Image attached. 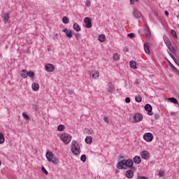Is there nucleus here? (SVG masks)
<instances>
[{"instance_id":"obj_1","label":"nucleus","mask_w":179,"mask_h":179,"mask_svg":"<svg viewBox=\"0 0 179 179\" xmlns=\"http://www.w3.org/2000/svg\"><path fill=\"white\" fill-rule=\"evenodd\" d=\"M117 168L119 170H127V169L132 170L134 169V161L131 159L119 161L117 164Z\"/></svg>"},{"instance_id":"obj_2","label":"nucleus","mask_w":179,"mask_h":179,"mask_svg":"<svg viewBox=\"0 0 179 179\" xmlns=\"http://www.w3.org/2000/svg\"><path fill=\"white\" fill-rule=\"evenodd\" d=\"M163 39L169 51H171V52H172L173 54H177V50H178V47L177 46V44L176 43L171 44V41H170V38H169L168 36L166 35L163 36Z\"/></svg>"},{"instance_id":"obj_3","label":"nucleus","mask_w":179,"mask_h":179,"mask_svg":"<svg viewBox=\"0 0 179 179\" xmlns=\"http://www.w3.org/2000/svg\"><path fill=\"white\" fill-rule=\"evenodd\" d=\"M45 156L48 162H49L50 163H53V164H58V163L59 162V159H58L55 155L51 151H47Z\"/></svg>"},{"instance_id":"obj_4","label":"nucleus","mask_w":179,"mask_h":179,"mask_svg":"<svg viewBox=\"0 0 179 179\" xmlns=\"http://www.w3.org/2000/svg\"><path fill=\"white\" fill-rule=\"evenodd\" d=\"M60 139L66 145H68V143H70L72 141V136L69 134L63 133L60 135Z\"/></svg>"},{"instance_id":"obj_5","label":"nucleus","mask_w":179,"mask_h":179,"mask_svg":"<svg viewBox=\"0 0 179 179\" xmlns=\"http://www.w3.org/2000/svg\"><path fill=\"white\" fill-rule=\"evenodd\" d=\"M142 120H143V116L142 115V114L136 113L134 116V120H132V122H134V124H136L137 122H141Z\"/></svg>"},{"instance_id":"obj_6","label":"nucleus","mask_w":179,"mask_h":179,"mask_svg":"<svg viewBox=\"0 0 179 179\" xmlns=\"http://www.w3.org/2000/svg\"><path fill=\"white\" fill-rule=\"evenodd\" d=\"M90 76L92 79H97L100 76V73L97 70H92L90 73Z\"/></svg>"},{"instance_id":"obj_7","label":"nucleus","mask_w":179,"mask_h":179,"mask_svg":"<svg viewBox=\"0 0 179 179\" xmlns=\"http://www.w3.org/2000/svg\"><path fill=\"white\" fill-rule=\"evenodd\" d=\"M143 139L146 142H152L153 141V134L152 133H145L143 136Z\"/></svg>"},{"instance_id":"obj_8","label":"nucleus","mask_w":179,"mask_h":179,"mask_svg":"<svg viewBox=\"0 0 179 179\" xmlns=\"http://www.w3.org/2000/svg\"><path fill=\"white\" fill-rule=\"evenodd\" d=\"M84 22L85 23V27H87V29H92V19H90V17H85L84 19Z\"/></svg>"},{"instance_id":"obj_9","label":"nucleus","mask_w":179,"mask_h":179,"mask_svg":"<svg viewBox=\"0 0 179 179\" xmlns=\"http://www.w3.org/2000/svg\"><path fill=\"white\" fill-rule=\"evenodd\" d=\"M45 69L47 72H54V70L55 69V66H54V64H47L45 66Z\"/></svg>"},{"instance_id":"obj_10","label":"nucleus","mask_w":179,"mask_h":179,"mask_svg":"<svg viewBox=\"0 0 179 179\" xmlns=\"http://www.w3.org/2000/svg\"><path fill=\"white\" fill-rule=\"evenodd\" d=\"M144 108L145 111H147L148 115H153V112H152V105L147 103L146 105H145Z\"/></svg>"},{"instance_id":"obj_11","label":"nucleus","mask_w":179,"mask_h":179,"mask_svg":"<svg viewBox=\"0 0 179 179\" xmlns=\"http://www.w3.org/2000/svg\"><path fill=\"white\" fill-rule=\"evenodd\" d=\"M63 33H65L66 36L68 37V38H72V31L71 29H68V28H65L62 30Z\"/></svg>"},{"instance_id":"obj_12","label":"nucleus","mask_w":179,"mask_h":179,"mask_svg":"<svg viewBox=\"0 0 179 179\" xmlns=\"http://www.w3.org/2000/svg\"><path fill=\"white\" fill-rule=\"evenodd\" d=\"M141 157L142 159H144V160H148V159L150 157V154L149 153V152L143 150L141 152Z\"/></svg>"},{"instance_id":"obj_13","label":"nucleus","mask_w":179,"mask_h":179,"mask_svg":"<svg viewBox=\"0 0 179 179\" xmlns=\"http://www.w3.org/2000/svg\"><path fill=\"white\" fill-rule=\"evenodd\" d=\"M71 152L76 156H78L82 151L80 150V148H71Z\"/></svg>"},{"instance_id":"obj_14","label":"nucleus","mask_w":179,"mask_h":179,"mask_svg":"<svg viewBox=\"0 0 179 179\" xmlns=\"http://www.w3.org/2000/svg\"><path fill=\"white\" fill-rule=\"evenodd\" d=\"M133 15H134L135 19H141V17L142 16V13H141L139 12V10H134L133 12Z\"/></svg>"},{"instance_id":"obj_15","label":"nucleus","mask_w":179,"mask_h":179,"mask_svg":"<svg viewBox=\"0 0 179 179\" xmlns=\"http://www.w3.org/2000/svg\"><path fill=\"white\" fill-rule=\"evenodd\" d=\"M125 176L127 178H134V171L130 169L126 171Z\"/></svg>"},{"instance_id":"obj_16","label":"nucleus","mask_w":179,"mask_h":179,"mask_svg":"<svg viewBox=\"0 0 179 179\" xmlns=\"http://www.w3.org/2000/svg\"><path fill=\"white\" fill-rule=\"evenodd\" d=\"M133 160L135 164H141V163H142V159L139 156H135Z\"/></svg>"},{"instance_id":"obj_17","label":"nucleus","mask_w":179,"mask_h":179,"mask_svg":"<svg viewBox=\"0 0 179 179\" xmlns=\"http://www.w3.org/2000/svg\"><path fill=\"white\" fill-rule=\"evenodd\" d=\"M31 87L34 92H38V89H40V85L37 83H34L31 85Z\"/></svg>"},{"instance_id":"obj_18","label":"nucleus","mask_w":179,"mask_h":179,"mask_svg":"<svg viewBox=\"0 0 179 179\" xmlns=\"http://www.w3.org/2000/svg\"><path fill=\"white\" fill-rule=\"evenodd\" d=\"M167 52H168L169 55H170V57L174 61V62L176 64V65H179L178 60H177V59H176V57H174V55H173L171 53V51L167 50Z\"/></svg>"},{"instance_id":"obj_19","label":"nucleus","mask_w":179,"mask_h":179,"mask_svg":"<svg viewBox=\"0 0 179 179\" xmlns=\"http://www.w3.org/2000/svg\"><path fill=\"white\" fill-rule=\"evenodd\" d=\"M28 72L29 71H27L26 69H22L21 71V76L23 78V79H26L27 78Z\"/></svg>"},{"instance_id":"obj_20","label":"nucleus","mask_w":179,"mask_h":179,"mask_svg":"<svg viewBox=\"0 0 179 179\" xmlns=\"http://www.w3.org/2000/svg\"><path fill=\"white\" fill-rule=\"evenodd\" d=\"M98 40L101 43H104V41H106V35H104V34L99 35V38H98Z\"/></svg>"},{"instance_id":"obj_21","label":"nucleus","mask_w":179,"mask_h":179,"mask_svg":"<svg viewBox=\"0 0 179 179\" xmlns=\"http://www.w3.org/2000/svg\"><path fill=\"white\" fill-rule=\"evenodd\" d=\"M129 66H130V68H132V69H136V62L134 60H131L129 62Z\"/></svg>"},{"instance_id":"obj_22","label":"nucleus","mask_w":179,"mask_h":179,"mask_svg":"<svg viewBox=\"0 0 179 179\" xmlns=\"http://www.w3.org/2000/svg\"><path fill=\"white\" fill-rule=\"evenodd\" d=\"M144 50L146 54H150V50L149 49V43L144 44Z\"/></svg>"},{"instance_id":"obj_23","label":"nucleus","mask_w":179,"mask_h":179,"mask_svg":"<svg viewBox=\"0 0 179 179\" xmlns=\"http://www.w3.org/2000/svg\"><path fill=\"white\" fill-rule=\"evenodd\" d=\"M73 27L76 31H80V30H81L80 26H79V24H78V23H74L73 25Z\"/></svg>"},{"instance_id":"obj_24","label":"nucleus","mask_w":179,"mask_h":179,"mask_svg":"<svg viewBox=\"0 0 179 179\" xmlns=\"http://www.w3.org/2000/svg\"><path fill=\"white\" fill-rule=\"evenodd\" d=\"M85 141L87 143V145H90L93 142V138H92V136H87Z\"/></svg>"},{"instance_id":"obj_25","label":"nucleus","mask_w":179,"mask_h":179,"mask_svg":"<svg viewBox=\"0 0 179 179\" xmlns=\"http://www.w3.org/2000/svg\"><path fill=\"white\" fill-rule=\"evenodd\" d=\"M71 145L73 146L72 148H80L79 143L76 141H73Z\"/></svg>"},{"instance_id":"obj_26","label":"nucleus","mask_w":179,"mask_h":179,"mask_svg":"<svg viewBox=\"0 0 179 179\" xmlns=\"http://www.w3.org/2000/svg\"><path fill=\"white\" fill-rule=\"evenodd\" d=\"M169 64L170 69H171V71H173V72H177V68H176V66H174V65H173V64H171V62H169Z\"/></svg>"},{"instance_id":"obj_27","label":"nucleus","mask_w":179,"mask_h":179,"mask_svg":"<svg viewBox=\"0 0 179 179\" xmlns=\"http://www.w3.org/2000/svg\"><path fill=\"white\" fill-rule=\"evenodd\" d=\"M5 143V137L2 133H0V145Z\"/></svg>"},{"instance_id":"obj_28","label":"nucleus","mask_w":179,"mask_h":179,"mask_svg":"<svg viewBox=\"0 0 179 179\" xmlns=\"http://www.w3.org/2000/svg\"><path fill=\"white\" fill-rule=\"evenodd\" d=\"M62 22L64 24H68V23H69V18H68V17H63L62 18Z\"/></svg>"},{"instance_id":"obj_29","label":"nucleus","mask_w":179,"mask_h":179,"mask_svg":"<svg viewBox=\"0 0 179 179\" xmlns=\"http://www.w3.org/2000/svg\"><path fill=\"white\" fill-rule=\"evenodd\" d=\"M57 129L62 132V131H65V126L64 124H60L57 127Z\"/></svg>"},{"instance_id":"obj_30","label":"nucleus","mask_w":179,"mask_h":179,"mask_svg":"<svg viewBox=\"0 0 179 179\" xmlns=\"http://www.w3.org/2000/svg\"><path fill=\"white\" fill-rule=\"evenodd\" d=\"M3 22H5V23H6V22H8L9 20V14H4L3 15Z\"/></svg>"},{"instance_id":"obj_31","label":"nucleus","mask_w":179,"mask_h":179,"mask_svg":"<svg viewBox=\"0 0 179 179\" xmlns=\"http://www.w3.org/2000/svg\"><path fill=\"white\" fill-rule=\"evenodd\" d=\"M171 34L172 37H175V38H178L177 32H176V31L174 29H171Z\"/></svg>"},{"instance_id":"obj_32","label":"nucleus","mask_w":179,"mask_h":179,"mask_svg":"<svg viewBox=\"0 0 179 179\" xmlns=\"http://www.w3.org/2000/svg\"><path fill=\"white\" fill-rule=\"evenodd\" d=\"M120 55L119 54L115 53L113 55L114 61H118V59H120Z\"/></svg>"},{"instance_id":"obj_33","label":"nucleus","mask_w":179,"mask_h":179,"mask_svg":"<svg viewBox=\"0 0 179 179\" xmlns=\"http://www.w3.org/2000/svg\"><path fill=\"white\" fill-rule=\"evenodd\" d=\"M135 100L137 103H141V101H142V96H141V95H138L135 97Z\"/></svg>"},{"instance_id":"obj_34","label":"nucleus","mask_w":179,"mask_h":179,"mask_svg":"<svg viewBox=\"0 0 179 179\" xmlns=\"http://www.w3.org/2000/svg\"><path fill=\"white\" fill-rule=\"evenodd\" d=\"M27 76H29V78H34V72L31 71H28Z\"/></svg>"},{"instance_id":"obj_35","label":"nucleus","mask_w":179,"mask_h":179,"mask_svg":"<svg viewBox=\"0 0 179 179\" xmlns=\"http://www.w3.org/2000/svg\"><path fill=\"white\" fill-rule=\"evenodd\" d=\"M108 90L110 93H114V86L110 85Z\"/></svg>"},{"instance_id":"obj_36","label":"nucleus","mask_w":179,"mask_h":179,"mask_svg":"<svg viewBox=\"0 0 179 179\" xmlns=\"http://www.w3.org/2000/svg\"><path fill=\"white\" fill-rule=\"evenodd\" d=\"M22 117L23 118H24V120H30V117H29V115H27V113L24 112L22 113Z\"/></svg>"},{"instance_id":"obj_37","label":"nucleus","mask_w":179,"mask_h":179,"mask_svg":"<svg viewBox=\"0 0 179 179\" xmlns=\"http://www.w3.org/2000/svg\"><path fill=\"white\" fill-rule=\"evenodd\" d=\"M86 155H83L80 157V160L81 162H83V163H85V162H86Z\"/></svg>"},{"instance_id":"obj_38","label":"nucleus","mask_w":179,"mask_h":179,"mask_svg":"<svg viewBox=\"0 0 179 179\" xmlns=\"http://www.w3.org/2000/svg\"><path fill=\"white\" fill-rule=\"evenodd\" d=\"M41 171L44 173V174H45L46 176L48 175V171H47V169H45V168L44 166L41 167Z\"/></svg>"},{"instance_id":"obj_39","label":"nucleus","mask_w":179,"mask_h":179,"mask_svg":"<svg viewBox=\"0 0 179 179\" xmlns=\"http://www.w3.org/2000/svg\"><path fill=\"white\" fill-rule=\"evenodd\" d=\"M128 37H130V38H135V34L134 33H131V34H128Z\"/></svg>"},{"instance_id":"obj_40","label":"nucleus","mask_w":179,"mask_h":179,"mask_svg":"<svg viewBox=\"0 0 179 179\" xmlns=\"http://www.w3.org/2000/svg\"><path fill=\"white\" fill-rule=\"evenodd\" d=\"M155 120H159L160 118V115L159 113H156L154 115Z\"/></svg>"},{"instance_id":"obj_41","label":"nucleus","mask_w":179,"mask_h":179,"mask_svg":"<svg viewBox=\"0 0 179 179\" xmlns=\"http://www.w3.org/2000/svg\"><path fill=\"white\" fill-rule=\"evenodd\" d=\"M90 5H91L90 1L87 0L85 2V6H87V8H90Z\"/></svg>"},{"instance_id":"obj_42","label":"nucleus","mask_w":179,"mask_h":179,"mask_svg":"<svg viewBox=\"0 0 179 179\" xmlns=\"http://www.w3.org/2000/svg\"><path fill=\"white\" fill-rule=\"evenodd\" d=\"M159 177H164V171H161L159 172Z\"/></svg>"},{"instance_id":"obj_43","label":"nucleus","mask_w":179,"mask_h":179,"mask_svg":"<svg viewBox=\"0 0 179 179\" xmlns=\"http://www.w3.org/2000/svg\"><path fill=\"white\" fill-rule=\"evenodd\" d=\"M82 36L80 35V34H76V38H77V40H79V38H81Z\"/></svg>"},{"instance_id":"obj_44","label":"nucleus","mask_w":179,"mask_h":179,"mask_svg":"<svg viewBox=\"0 0 179 179\" xmlns=\"http://www.w3.org/2000/svg\"><path fill=\"white\" fill-rule=\"evenodd\" d=\"M103 120H104V121H105V122H106V124H108V122H109V120H108V117H105L104 118H103Z\"/></svg>"},{"instance_id":"obj_45","label":"nucleus","mask_w":179,"mask_h":179,"mask_svg":"<svg viewBox=\"0 0 179 179\" xmlns=\"http://www.w3.org/2000/svg\"><path fill=\"white\" fill-rule=\"evenodd\" d=\"M125 102L126 103H131V99L129 97H127L125 99Z\"/></svg>"},{"instance_id":"obj_46","label":"nucleus","mask_w":179,"mask_h":179,"mask_svg":"<svg viewBox=\"0 0 179 179\" xmlns=\"http://www.w3.org/2000/svg\"><path fill=\"white\" fill-rule=\"evenodd\" d=\"M137 179H148V178L145 176H138Z\"/></svg>"},{"instance_id":"obj_47","label":"nucleus","mask_w":179,"mask_h":179,"mask_svg":"<svg viewBox=\"0 0 179 179\" xmlns=\"http://www.w3.org/2000/svg\"><path fill=\"white\" fill-rule=\"evenodd\" d=\"M134 83L135 85H139V80L136 79Z\"/></svg>"},{"instance_id":"obj_48","label":"nucleus","mask_w":179,"mask_h":179,"mask_svg":"<svg viewBox=\"0 0 179 179\" xmlns=\"http://www.w3.org/2000/svg\"><path fill=\"white\" fill-rule=\"evenodd\" d=\"M135 1L134 0H130V5H134Z\"/></svg>"},{"instance_id":"obj_49","label":"nucleus","mask_w":179,"mask_h":179,"mask_svg":"<svg viewBox=\"0 0 179 179\" xmlns=\"http://www.w3.org/2000/svg\"><path fill=\"white\" fill-rule=\"evenodd\" d=\"M165 15H166V16H169V11L166 10L165 11Z\"/></svg>"},{"instance_id":"obj_50","label":"nucleus","mask_w":179,"mask_h":179,"mask_svg":"<svg viewBox=\"0 0 179 179\" xmlns=\"http://www.w3.org/2000/svg\"><path fill=\"white\" fill-rule=\"evenodd\" d=\"M90 134H91V135H92V134H94V132L93 131V130H90Z\"/></svg>"},{"instance_id":"obj_51","label":"nucleus","mask_w":179,"mask_h":179,"mask_svg":"<svg viewBox=\"0 0 179 179\" xmlns=\"http://www.w3.org/2000/svg\"><path fill=\"white\" fill-rule=\"evenodd\" d=\"M145 34L146 36H150V32H147Z\"/></svg>"},{"instance_id":"obj_52","label":"nucleus","mask_w":179,"mask_h":179,"mask_svg":"<svg viewBox=\"0 0 179 179\" xmlns=\"http://www.w3.org/2000/svg\"><path fill=\"white\" fill-rule=\"evenodd\" d=\"M155 16L156 17H158L159 15L157 14V13H155Z\"/></svg>"},{"instance_id":"obj_53","label":"nucleus","mask_w":179,"mask_h":179,"mask_svg":"<svg viewBox=\"0 0 179 179\" xmlns=\"http://www.w3.org/2000/svg\"><path fill=\"white\" fill-rule=\"evenodd\" d=\"M136 2H139V0H135Z\"/></svg>"},{"instance_id":"obj_54","label":"nucleus","mask_w":179,"mask_h":179,"mask_svg":"<svg viewBox=\"0 0 179 179\" xmlns=\"http://www.w3.org/2000/svg\"><path fill=\"white\" fill-rule=\"evenodd\" d=\"M0 166H1V161H0Z\"/></svg>"}]
</instances>
